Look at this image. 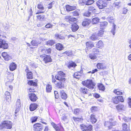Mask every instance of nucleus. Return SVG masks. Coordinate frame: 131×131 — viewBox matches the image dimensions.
<instances>
[{
	"mask_svg": "<svg viewBox=\"0 0 131 131\" xmlns=\"http://www.w3.org/2000/svg\"><path fill=\"white\" fill-rule=\"evenodd\" d=\"M82 84L90 89H93L95 86V84L91 80H88L82 82Z\"/></svg>",
	"mask_w": 131,
	"mask_h": 131,
	"instance_id": "f257e3e1",
	"label": "nucleus"
},
{
	"mask_svg": "<svg viewBox=\"0 0 131 131\" xmlns=\"http://www.w3.org/2000/svg\"><path fill=\"white\" fill-rule=\"evenodd\" d=\"M12 123L9 120L4 121L2 123V128L7 129H11L12 127Z\"/></svg>",
	"mask_w": 131,
	"mask_h": 131,
	"instance_id": "f03ea898",
	"label": "nucleus"
},
{
	"mask_svg": "<svg viewBox=\"0 0 131 131\" xmlns=\"http://www.w3.org/2000/svg\"><path fill=\"white\" fill-rule=\"evenodd\" d=\"M65 75V74L63 72L60 71L58 72V74L56 75L55 77L57 80L64 82L66 80L64 78Z\"/></svg>",
	"mask_w": 131,
	"mask_h": 131,
	"instance_id": "7ed1b4c3",
	"label": "nucleus"
},
{
	"mask_svg": "<svg viewBox=\"0 0 131 131\" xmlns=\"http://www.w3.org/2000/svg\"><path fill=\"white\" fill-rule=\"evenodd\" d=\"M96 4L99 8L102 9L106 6L107 3L105 0H99L97 2Z\"/></svg>",
	"mask_w": 131,
	"mask_h": 131,
	"instance_id": "20e7f679",
	"label": "nucleus"
},
{
	"mask_svg": "<svg viewBox=\"0 0 131 131\" xmlns=\"http://www.w3.org/2000/svg\"><path fill=\"white\" fill-rule=\"evenodd\" d=\"M112 101L114 103L117 104L118 103L119 101L121 102H123L124 100L122 96H119L113 97Z\"/></svg>",
	"mask_w": 131,
	"mask_h": 131,
	"instance_id": "39448f33",
	"label": "nucleus"
},
{
	"mask_svg": "<svg viewBox=\"0 0 131 131\" xmlns=\"http://www.w3.org/2000/svg\"><path fill=\"white\" fill-rule=\"evenodd\" d=\"M80 128L83 131H91L92 129V127L91 125L86 126L84 124L81 125Z\"/></svg>",
	"mask_w": 131,
	"mask_h": 131,
	"instance_id": "423d86ee",
	"label": "nucleus"
},
{
	"mask_svg": "<svg viewBox=\"0 0 131 131\" xmlns=\"http://www.w3.org/2000/svg\"><path fill=\"white\" fill-rule=\"evenodd\" d=\"M34 130L35 131H41L43 128L42 125L40 123H37L33 125Z\"/></svg>",
	"mask_w": 131,
	"mask_h": 131,
	"instance_id": "0eeeda50",
	"label": "nucleus"
},
{
	"mask_svg": "<svg viewBox=\"0 0 131 131\" xmlns=\"http://www.w3.org/2000/svg\"><path fill=\"white\" fill-rule=\"evenodd\" d=\"M8 47V45L6 41L2 39H0V48L6 49H7Z\"/></svg>",
	"mask_w": 131,
	"mask_h": 131,
	"instance_id": "6e6552de",
	"label": "nucleus"
},
{
	"mask_svg": "<svg viewBox=\"0 0 131 131\" xmlns=\"http://www.w3.org/2000/svg\"><path fill=\"white\" fill-rule=\"evenodd\" d=\"M28 97L30 100L33 102L36 101L37 99L36 96L34 93L29 94Z\"/></svg>",
	"mask_w": 131,
	"mask_h": 131,
	"instance_id": "1a4fd4ad",
	"label": "nucleus"
},
{
	"mask_svg": "<svg viewBox=\"0 0 131 131\" xmlns=\"http://www.w3.org/2000/svg\"><path fill=\"white\" fill-rule=\"evenodd\" d=\"M37 7L39 9L41 10H38V12L36 13V14L41 13H43L44 12V11H43L44 9V8L42 4H38V5Z\"/></svg>",
	"mask_w": 131,
	"mask_h": 131,
	"instance_id": "9d476101",
	"label": "nucleus"
},
{
	"mask_svg": "<svg viewBox=\"0 0 131 131\" xmlns=\"http://www.w3.org/2000/svg\"><path fill=\"white\" fill-rule=\"evenodd\" d=\"M20 107L21 105L20 100L19 99H17L16 102V109L15 112V113L16 114L19 111V109L20 108Z\"/></svg>",
	"mask_w": 131,
	"mask_h": 131,
	"instance_id": "9b49d317",
	"label": "nucleus"
},
{
	"mask_svg": "<svg viewBox=\"0 0 131 131\" xmlns=\"http://www.w3.org/2000/svg\"><path fill=\"white\" fill-rule=\"evenodd\" d=\"M86 47L85 48L86 52H87V50L91 49L94 47V44L91 42H88L86 43Z\"/></svg>",
	"mask_w": 131,
	"mask_h": 131,
	"instance_id": "f8f14e48",
	"label": "nucleus"
},
{
	"mask_svg": "<svg viewBox=\"0 0 131 131\" xmlns=\"http://www.w3.org/2000/svg\"><path fill=\"white\" fill-rule=\"evenodd\" d=\"M5 99L8 102L11 101V96L9 92L7 91H6L5 93Z\"/></svg>",
	"mask_w": 131,
	"mask_h": 131,
	"instance_id": "ddd939ff",
	"label": "nucleus"
},
{
	"mask_svg": "<svg viewBox=\"0 0 131 131\" xmlns=\"http://www.w3.org/2000/svg\"><path fill=\"white\" fill-rule=\"evenodd\" d=\"M97 68L99 69H104L106 67L105 65L102 63H98L97 64Z\"/></svg>",
	"mask_w": 131,
	"mask_h": 131,
	"instance_id": "4468645a",
	"label": "nucleus"
},
{
	"mask_svg": "<svg viewBox=\"0 0 131 131\" xmlns=\"http://www.w3.org/2000/svg\"><path fill=\"white\" fill-rule=\"evenodd\" d=\"M65 18L67 20L69 21L70 23V21H74L76 20V19L75 18L73 17H71L69 15L66 16Z\"/></svg>",
	"mask_w": 131,
	"mask_h": 131,
	"instance_id": "2eb2a0df",
	"label": "nucleus"
},
{
	"mask_svg": "<svg viewBox=\"0 0 131 131\" xmlns=\"http://www.w3.org/2000/svg\"><path fill=\"white\" fill-rule=\"evenodd\" d=\"M66 8L67 11H69L75 9L76 7L75 6H71L69 5H67L66 6Z\"/></svg>",
	"mask_w": 131,
	"mask_h": 131,
	"instance_id": "dca6fc26",
	"label": "nucleus"
},
{
	"mask_svg": "<svg viewBox=\"0 0 131 131\" xmlns=\"http://www.w3.org/2000/svg\"><path fill=\"white\" fill-rule=\"evenodd\" d=\"M116 108L117 110L119 111L122 110H124L125 109L124 105L122 104H119L116 106Z\"/></svg>",
	"mask_w": 131,
	"mask_h": 131,
	"instance_id": "f3484780",
	"label": "nucleus"
},
{
	"mask_svg": "<svg viewBox=\"0 0 131 131\" xmlns=\"http://www.w3.org/2000/svg\"><path fill=\"white\" fill-rule=\"evenodd\" d=\"M96 46L98 48H102L104 46V44L102 41L100 40L96 44Z\"/></svg>",
	"mask_w": 131,
	"mask_h": 131,
	"instance_id": "a211bd4d",
	"label": "nucleus"
},
{
	"mask_svg": "<svg viewBox=\"0 0 131 131\" xmlns=\"http://www.w3.org/2000/svg\"><path fill=\"white\" fill-rule=\"evenodd\" d=\"M38 105L36 103L31 104L30 106V110L31 111L35 110L37 107Z\"/></svg>",
	"mask_w": 131,
	"mask_h": 131,
	"instance_id": "6ab92c4d",
	"label": "nucleus"
},
{
	"mask_svg": "<svg viewBox=\"0 0 131 131\" xmlns=\"http://www.w3.org/2000/svg\"><path fill=\"white\" fill-rule=\"evenodd\" d=\"M107 23L106 21H104L101 22L100 24V29H104L107 25Z\"/></svg>",
	"mask_w": 131,
	"mask_h": 131,
	"instance_id": "aec40b11",
	"label": "nucleus"
},
{
	"mask_svg": "<svg viewBox=\"0 0 131 131\" xmlns=\"http://www.w3.org/2000/svg\"><path fill=\"white\" fill-rule=\"evenodd\" d=\"M44 58L43 61L45 63H47L52 62V59L50 56H47L46 57L45 56Z\"/></svg>",
	"mask_w": 131,
	"mask_h": 131,
	"instance_id": "412c9836",
	"label": "nucleus"
},
{
	"mask_svg": "<svg viewBox=\"0 0 131 131\" xmlns=\"http://www.w3.org/2000/svg\"><path fill=\"white\" fill-rule=\"evenodd\" d=\"M52 89V87L51 85L47 84L46 85V92L47 93L50 92Z\"/></svg>",
	"mask_w": 131,
	"mask_h": 131,
	"instance_id": "4be33fe9",
	"label": "nucleus"
},
{
	"mask_svg": "<svg viewBox=\"0 0 131 131\" xmlns=\"http://www.w3.org/2000/svg\"><path fill=\"white\" fill-rule=\"evenodd\" d=\"M94 2L93 0H88L86 1L83 0L82 3L86 5H89L93 4Z\"/></svg>",
	"mask_w": 131,
	"mask_h": 131,
	"instance_id": "5701e85b",
	"label": "nucleus"
},
{
	"mask_svg": "<svg viewBox=\"0 0 131 131\" xmlns=\"http://www.w3.org/2000/svg\"><path fill=\"white\" fill-rule=\"evenodd\" d=\"M79 28L78 26L76 24H74L72 25L71 28L73 32L76 31L79 29Z\"/></svg>",
	"mask_w": 131,
	"mask_h": 131,
	"instance_id": "b1692460",
	"label": "nucleus"
},
{
	"mask_svg": "<svg viewBox=\"0 0 131 131\" xmlns=\"http://www.w3.org/2000/svg\"><path fill=\"white\" fill-rule=\"evenodd\" d=\"M40 42L38 41L37 39H36L35 40H32L31 42V43L32 45L33 46H37L38 44H40Z\"/></svg>",
	"mask_w": 131,
	"mask_h": 131,
	"instance_id": "393cba45",
	"label": "nucleus"
},
{
	"mask_svg": "<svg viewBox=\"0 0 131 131\" xmlns=\"http://www.w3.org/2000/svg\"><path fill=\"white\" fill-rule=\"evenodd\" d=\"M17 65L14 63H12L9 66V69L10 71H13L16 68Z\"/></svg>",
	"mask_w": 131,
	"mask_h": 131,
	"instance_id": "a878e982",
	"label": "nucleus"
},
{
	"mask_svg": "<svg viewBox=\"0 0 131 131\" xmlns=\"http://www.w3.org/2000/svg\"><path fill=\"white\" fill-rule=\"evenodd\" d=\"M113 125H113L111 122L107 121H105V122L104 126L109 129L111 128V126Z\"/></svg>",
	"mask_w": 131,
	"mask_h": 131,
	"instance_id": "bb28decb",
	"label": "nucleus"
},
{
	"mask_svg": "<svg viewBox=\"0 0 131 131\" xmlns=\"http://www.w3.org/2000/svg\"><path fill=\"white\" fill-rule=\"evenodd\" d=\"M59 82H58L56 84H55L56 87L58 88L61 89L63 87L62 84V81L61 80H59Z\"/></svg>",
	"mask_w": 131,
	"mask_h": 131,
	"instance_id": "cd10ccee",
	"label": "nucleus"
},
{
	"mask_svg": "<svg viewBox=\"0 0 131 131\" xmlns=\"http://www.w3.org/2000/svg\"><path fill=\"white\" fill-rule=\"evenodd\" d=\"M60 94L61 97L63 99L65 100L67 98V95L62 90L61 91Z\"/></svg>",
	"mask_w": 131,
	"mask_h": 131,
	"instance_id": "c85d7f7f",
	"label": "nucleus"
},
{
	"mask_svg": "<svg viewBox=\"0 0 131 131\" xmlns=\"http://www.w3.org/2000/svg\"><path fill=\"white\" fill-rule=\"evenodd\" d=\"M56 48L59 50H62L63 49L62 45L60 43H58L56 45Z\"/></svg>",
	"mask_w": 131,
	"mask_h": 131,
	"instance_id": "c756f323",
	"label": "nucleus"
},
{
	"mask_svg": "<svg viewBox=\"0 0 131 131\" xmlns=\"http://www.w3.org/2000/svg\"><path fill=\"white\" fill-rule=\"evenodd\" d=\"M82 74V73L80 72H76L74 74V77L77 79H79Z\"/></svg>",
	"mask_w": 131,
	"mask_h": 131,
	"instance_id": "7c9ffc66",
	"label": "nucleus"
},
{
	"mask_svg": "<svg viewBox=\"0 0 131 131\" xmlns=\"http://www.w3.org/2000/svg\"><path fill=\"white\" fill-rule=\"evenodd\" d=\"M107 20L112 25H113V23H114V22L115 21V19L111 16H109L108 17Z\"/></svg>",
	"mask_w": 131,
	"mask_h": 131,
	"instance_id": "2f4dec72",
	"label": "nucleus"
},
{
	"mask_svg": "<svg viewBox=\"0 0 131 131\" xmlns=\"http://www.w3.org/2000/svg\"><path fill=\"white\" fill-rule=\"evenodd\" d=\"M76 66H77V65L74 62L72 61H70L68 63V67L70 68L72 67H74Z\"/></svg>",
	"mask_w": 131,
	"mask_h": 131,
	"instance_id": "473e14b6",
	"label": "nucleus"
},
{
	"mask_svg": "<svg viewBox=\"0 0 131 131\" xmlns=\"http://www.w3.org/2000/svg\"><path fill=\"white\" fill-rule=\"evenodd\" d=\"M98 35L97 34L95 33H94L92 35L90 38L92 40H95L98 39Z\"/></svg>",
	"mask_w": 131,
	"mask_h": 131,
	"instance_id": "72a5a7b5",
	"label": "nucleus"
},
{
	"mask_svg": "<svg viewBox=\"0 0 131 131\" xmlns=\"http://www.w3.org/2000/svg\"><path fill=\"white\" fill-rule=\"evenodd\" d=\"M112 28L110 30V32L112 33L113 35H114L115 34V30L116 28V25L114 24V23H113L112 25Z\"/></svg>",
	"mask_w": 131,
	"mask_h": 131,
	"instance_id": "f704fd0d",
	"label": "nucleus"
},
{
	"mask_svg": "<svg viewBox=\"0 0 131 131\" xmlns=\"http://www.w3.org/2000/svg\"><path fill=\"white\" fill-rule=\"evenodd\" d=\"M91 22V21L89 19H86L82 23V25L83 26H87L89 25Z\"/></svg>",
	"mask_w": 131,
	"mask_h": 131,
	"instance_id": "c9c22d12",
	"label": "nucleus"
},
{
	"mask_svg": "<svg viewBox=\"0 0 131 131\" xmlns=\"http://www.w3.org/2000/svg\"><path fill=\"white\" fill-rule=\"evenodd\" d=\"M88 11L93 12L94 13H96V9L95 8L92 6H90L88 7Z\"/></svg>",
	"mask_w": 131,
	"mask_h": 131,
	"instance_id": "e433bc0d",
	"label": "nucleus"
},
{
	"mask_svg": "<svg viewBox=\"0 0 131 131\" xmlns=\"http://www.w3.org/2000/svg\"><path fill=\"white\" fill-rule=\"evenodd\" d=\"M100 19L98 17L94 18L92 19V23L94 24H97L99 21Z\"/></svg>",
	"mask_w": 131,
	"mask_h": 131,
	"instance_id": "4c0bfd02",
	"label": "nucleus"
},
{
	"mask_svg": "<svg viewBox=\"0 0 131 131\" xmlns=\"http://www.w3.org/2000/svg\"><path fill=\"white\" fill-rule=\"evenodd\" d=\"M96 121V119L95 118V116L93 115H91V122L92 123H95Z\"/></svg>",
	"mask_w": 131,
	"mask_h": 131,
	"instance_id": "58836bf2",
	"label": "nucleus"
},
{
	"mask_svg": "<svg viewBox=\"0 0 131 131\" xmlns=\"http://www.w3.org/2000/svg\"><path fill=\"white\" fill-rule=\"evenodd\" d=\"M98 87L100 90L104 91L105 90L104 86L102 84H99L98 85Z\"/></svg>",
	"mask_w": 131,
	"mask_h": 131,
	"instance_id": "ea45409f",
	"label": "nucleus"
},
{
	"mask_svg": "<svg viewBox=\"0 0 131 131\" xmlns=\"http://www.w3.org/2000/svg\"><path fill=\"white\" fill-rule=\"evenodd\" d=\"M104 31V30L102 29H100L99 30L98 34V36H99L102 37Z\"/></svg>",
	"mask_w": 131,
	"mask_h": 131,
	"instance_id": "a19ab883",
	"label": "nucleus"
},
{
	"mask_svg": "<svg viewBox=\"0 0 131 131\" xmlns=\"http://www.w3.org/2000/svg\"><path fill=\"white\" fill-rule=\"evenodd\" d=\"M113 92L117 95H122V92L118 89H115L114 90Z\"/></svg>",
	"mask_w": 131,
	"mask_h": 131,
	"instance_id": "79ce46f5",
	"label": "nucleus"
},
{
	"mask_svg": "<svg viewBox=\"0 0 131 131\" xmlns=\"http://www.w3.org/2000/svg\"><path fill=\"white\" fill-rule=\"evenodd\" d=\"M123 129L124 131H128L129 128L127 126L126 124L124 123L122 125Z\"/></svg>",
	"mask_w": 131,
	"mask_h": 131,
	"instance_id": "37998d69",
	"label": "nucleus"
},
{
	"mask_svg": "<svg viewBox=\"0 0 131 131\" xmlns=\"http://www.w3.org/2000/svg\"><path fill=\"white\" fill-rule=\"evenodd\" d=\"M92 51L95 54H100L101 52L99 50V49H97L96 48L93 49L92 50Z\"/></svg>",
	"mask_w": 131,
	"mask_h": 131,
	"instance_id": "c03bdc74",
	"label": "nucleus"
},
{
	"mask_svg": "<svg viewBox=\"0 0 131 131\" xmlns=\"http://www.w3.org/2000/svg\"><path fill=\"white\" fill-rule=\"evenodd\" d=\"M61 119L62 120L65 121L68 118V114H64L62 115Z\"/></svg>",
	"mask_w": 131,
	"mask_h": 131,
	"instance_id": "a18cd8bd",
	"label": "nucleus"
},
{
	"mask_svg": "<svg viewBox=\"0 0 131 131\" xmlns=\"http://www.w3.org/2000/svg\"><path fill=\"white\" fill-rule=\"evenodd\" d=\"M55 37L56 39H64L65 37L61 35H59L58 34H56L55 35Z\"/></svg>",
	"mask_w": 131,
	"mask_h": 131,
	"instance_id": "49530a36",
	"label": "nucleus"
},
{
	"mask_svg": "<svg viewBox=\"0 0 131 131\" xmlns=\"http://www.w3.org/2000/svg\"><path fill=\"white\" fill-rule=\"evenodd\" d=\"M28 83L29 85L34 86L36 85L37 84L35 82L33 81L32 80H30L28 82Z\"/></svg>",
	"mask_w": 131,
	"mask_h": 131,
	"instance_id": "de8ad7c7",
	"label": "nucleus"
},
{
	"mask_svg": "<svg viewBox=\"0 0 131 131\" xmlns=\"http://www.w3.org/2000/svg\"><path fill=\"white\" fill-rule=\"evenodd\" d=\"M27 78L30 79H32V74L31 72H28L27 74Z\"/></svg>",
	"mask_w": 131,
	"mask_h": 131,
	"instance_id": "09e8293b",
	"label": "nucleus"
},
{
	"mask_svg": "<svg viewBox=\"0 0 131 131\" xmlns=\"http://www.w3.org/2000/svg\"><path fill=\"white\" fill-rule=\"evenodd\" d=\"M54 42L53 40H50L46 42L47 45H50L52 46L54 43Z\"/></svg>",
	"mask_w": 131,
	"mask_h": 131,
	"instance_id": "8fccbe9b",
	"label": "nucleus"
},
{
	"mask_svg": "<svg viewBox=\"0 0 131 131\" xmlns=\"http://www.w3.org/2000/svg\"><path fill=\"white\" fill-rule=\"evenodd\" d=\"M37 18L40 20H41L44 18V16L42 14L36 16Z\"/></svg>",
	"mask_w": 131,
	"mask_h": 131,
	"instance_id": "3c124183",
	"label": "nucleus"
},
{
	"mask_svg": "<svg viewBox=\"0 0 131 131\" xmlns=\"http://www.w3.org/2000/svg\"><path fill=\"white\" fill-rule=\"evenodd\" d=\"M89 57L91 59L93 60L96 59L97 58L96 56H95L94 54H89Z\"/></svg>",
	"mask_w": 131,
	"mask_h": 131,
	"instance_id": "603ef678",
	"label": "nucleus"
},
{
	"mask_svg": "<svg viewBox=\"0 0 131 131\" xmlns=\"http://www.w3.org/2000/svg\"><path fill=\"white\" fill-rule=\"evenodd\" d=\"M81 91L83 93H87L88 92L87 89L85 88H81Z\"/></svg>",
	"mask_w": 131,
	"mask_h": 131,
	"instance_id": "864d4df0",
	"label": "nucleus"
},
{
	"mask_svg": "<svg viewBox=\"0 0 131 131\" xmlns=\"http://www.w3.org/2000/svg\"><path fill=\"white\" fill-rule=\"evenodd\" d=\"M91 13V12H89L88 11H87L85 12L84 14L83 15L84 16H85L89 17L90 16Z\"/></svg>",
	"mask_w": 131,
	"mask_h": 131,
	"instance_id": "5fc2aeb1",
	"label": "nucleus"
},
{
	"mask_svg": "<svg viewBox=\"0 0 131 131\" xmlns=\"http://www.w3.org/2000/svg\"><path fill=\"white\" fill-rule=\"evenodd\" d=\"M64 53L66 54L68 56L72 55V52L70 51H66Z\"/></svg>",
	"mask_w": 131,
	"mask_h": 131,
	"instance_id": "6e6d98bb",
	"label": "nucleus"
},
{
	"mask_svg": "<svg viewBox=\"0 0 131 131\" xmlns=\"http://www.w3.org/2000/svg\"><path fill=\"white\" fill-rule=\"evenodd\" d=\"M80 112V111L79 109H76L74 110V113L75 115H78Z\"/></svg>",
	"mask_w": 131,
	"mask_h": 131,
	"instance_id": "4d7b16f0",
	"label": "nucleus"
},
{
	"mask_svg": "<svg viewBox=\"0 0 131 131\" xmlns=\"http://www.w3.org/2000/svg\"><path fill=\"white\" fill-rule=\"evenodd\" d=\"M38 118L37 117L35 116L34 117H32L31 118V121L32 123L35 122Z\"/></svg>",
	"mask_w": 131,
	"mask_h": 131,
	"instance_id": "13d9d810",
	"label": "nucleus"
},
{
	"mask_svg": "<svg viewBox=\"0 0 131 131\" xmlns=\"http://www.w3.org/2000/svg\"><path fill=\"white\" fill-rule=\"evenodd\" d=\"M91 110L92 112H93L97 110V109L96 107L93 106L91 108Z\"/></svg>",
	"mask_w": 131,
	"mask_h": 131,
	"instance_id": "bf43d9fd",
	"label": "nucleus"
},
{
	"mask_svg": "<svg viewBox=\"0 0 131 131\" xmlns=\"http://www.w3.org/2000/svg\"><path fill=\"white\" fill-rule=\"evenodd\" d=\"M120 2H116L114 3L113 4V5L115 6H117V7H119L120 6L119 5Z\"/></svg>",
	"mask_w": 131,
	"mask_h": 131,
	"instance_id": "052dcab7",
	"label": "nucleus"
},
{
	"mask_svg": "<svg viewBox=\"0 0 131 131\" xmlns=\"http://www.w3.org/2000/svg\"><path fill=\"white\" fill-rule=\"evenodd\" d=\"M5 57V58L4 59L8 61L9 60L11 59V57L8 54H7Z\"/></svg>",
	"mask_w": 131,
	"mask_h": 131,
	"instance_id": "680f3d73",
	"label": "nucleus"
},
{
	"mask_svg": "<svg viewBox=\"0 0 131 131\" xmlns=\"http://www.w3.org/2000/svg\"><path fill=\"white\" fill-rule=\"evenodd\" d=\"M72 14L74 16H78L79 15V13H78V12L77 10H75L74 12H73Z\"/></svg>",
	"mask_w": 131,
	"mask_h": 131,
	"instance_id": "e2e57ef3",
	"label": "nucleus"
},
{
	"mask_svg": "<svg viewBox=\"0 0 131 131\" xmlns=\"http://www.w3.org/2000/svg\"><path fill=\"white\" fill-rule=\"evenodd\" d=\"M54 94L55 95V97L56 99H58L59 97V94L57 91H56L54 92Z\"/></svg>",
	"mask_w": 131,
	"mask_h": 131,
	"instance_id": "0e129e2a",
	"label": "nucleus"
},
{
	"mask_svg": "<svg viewBox=\"0 0 131 131\" xmlns=\"http://www.w3.org/2000/svg\"><path fill=\"white\" fill-rule=\"evenodd\" d=\"M128 105L129 107L131 108V99L129 98L128 99Z\"/></svg>",
	"mask_w": 131,
	"mask_h": 131,
	"instance_id": "69168bd1",
	"label": "nucleus"
},
{
	"mask_svg": "<svg viewBox=\"0 0 131 131\" xmlns=\"http://www.w3.org/2000/svg\"><path fill=\"white\" fill-rule=\"evenodd\" d=\"M73 119L75 121H80L81 118L73 117Z\"/></svg>",
	"mask_w": 131,
	"mask_h": 131,
	"instance_id": "338daca9",
	"label": "nucleus"
},
{
	"mask_svg": "<svg viewBox=\"0 0 131 131\" xmlns=\"http://www.w3.org/2000/svg\"><path fill=\"white\" fill-rule=\"evenodd\" d=\"M30 65L33 68H36L38 67L37 64H35L34 63H31Z\"/></svg>",
	"mask_w": 131,
	"mask_h": 131,
	"instance_id": "774afa93",
	"label": "nucleus"
}]
</instances>
